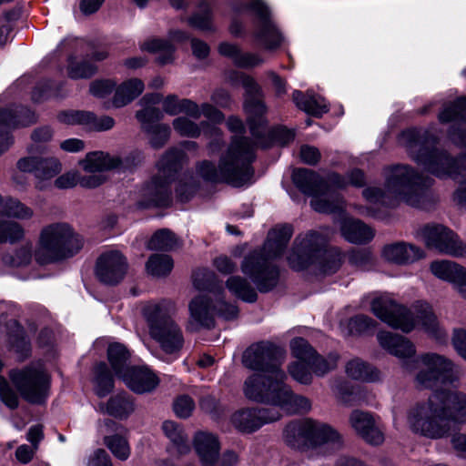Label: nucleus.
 <instances>
[{"instance_id":"obj_1","label":"nucleus","mask_w":466,"mask_h":466,"mask_svg":"<svg viewBox=\"0 0 466 466\" xmlns=\"http://www.w3.org/2000/svg\"><path fill=\"white\" fill-rule=\"evenodd\" d=\"M407 425L413 433L428 439L448 437L452 426L466 425V393L457 390L431 393L410 406Z\"/></svg>"},{"instance_id":"obj_2","label":"nucleus","mask_w":466,"mask_h":466,"mask_svg":"<svg viewBox=\"0 0 466 466\" xmlns=\"http://www.w3.org/2000/svg\"><path fill=\"white\" fill-rule=\"evenodd\" d=\"M449 136L452 143L466 147V129L451 130ZM438 141L431 129L410 128L400 136V142L413 161L439 178H453L458 187L466 180V156L454 158L447 151L436 149Z\"/></svg>"},{"instance_id":"obj_3","label":"nucleus","mask_w":466,"mask_h":466,"mask_svg":"<svg viewBox=\"0 0 466 466\" xmlns=\"http://www.w3.org/2000/svg\"><path fill=\"white\" fill-rule=\"evenodd\" d=\"M385 189L369 187L363 197L370 204L391 206L403 201L414 208H423L429 198L432 178L418 173L407 165H397L385 170Z\"/></svg>"},{"instance_id":"obj_4","label":"nucleus","mask_w":466,"mask_h":466,"mask_svg":"<svg viewBox=\"0 0 466 466\" xmlns=\"http://www.w3.org/2000/svg\"><path fill=\"white\" fill-rule=\"evenodd\" d=\"M370 309L377 318L393 329L409 333L420 328L439 342H445L448 339L446 330L427 301L418 300L408 309L398 304L389 295H380L371 300Z\"/></svg>"},{"instance_id":"obj_5","label":"nucleus","mask_w":466,"mask_h":466,"mask_svg":"<svg viewBox=\"0 0 466 466\" xmlns=\"http://www.w3.org/2000/svg\"><path fill=\"white\" fill-rule=\"evenodd\" d=\"M255 147L246 137H235L220 158L218 166L204 160L197 166V174L205 181L225 182L242 187L251 182L254 170Z\"/></svg>"},{"instance_id":"obj_6","label":"nucleus","mask_w":466,"mask_h":466,"mask_svg":"<svg viewBox=\"0 0 466 466\" xmlns=\"http://www.w3.org/2000/svg\"><path fill=\"white\" fill-rule=\"evenodd\" d=\"M291 236L290 226L276 227L268 232L261 249L245 256L241 263V271L251 279L260 292H268L277 286L279 270L273 264V260L282 254Z\"/></svg>"},{"instance_id":"obj_7","label":"nucleus","mask_w":466,"mask_h":466,"mask_svg":"<svg viewBox=\"0 0 466 466\" xmlns=\"http://www.w3.org/2000/svg\"><path fill=\"white\" fill-rule=\"evenodd\" d=\"M331 230L320 228L299 235L287 257L291 268L299 271L314 266L323 274H333L341 266L342 255L336 248H328Z\"/></svg>"},{"instance_id":"obj_8","label":"nucleus","mask_w":466,"mask_h":466,"mask_svg":"<svg viewBox=\"0 0 466 466\" xmlns=\"http://www.w3.org/2000/svg\"><path fill=\"white\" fill-rule=\"evenodd\" d=\"M285 379L267 381L258 375L249 376L243 385L244 395L250 400L271 404L287 413H302L311 409L310 400L296 395L284 382Z\"/></svg>"},{"instance_id":"obj_9","label":"nucleus","mask_w":466,"mask_h":466,"mask_svg":"<svg viewBox=\"0 0 466 466\" xmlns=\"http://www.w3.org/2000/svg\"><path fill=\"white\" fill-rule=\"evenodd\" d=\"M82 247V238L70 225L52 223L41 229L35 258L42 265L54 263L73 257Z\"/></svg>"},{"instance_id":"obj_10","label":"nucleus","mask_w":466,"mask_h":466,"mask_svg":"<svg viewBox=\"0 0 466 466\" xmlns=\"http://www.w3.org/2000/svg\"><path fill=\"white\" fill-rule=\"evenodd\" d=\"M176 312V304L171 300L148 303L144 308L151 337L169 354L180 350L184 342L181 329L173 320Z\"/></svg>"},{"instance_id":"obj_11","label":"nucleus","mask_w":466,"mask_h":466,"mask_svg":"<svg viewBox=\"0 0 466 466\" xmlns=\"http://www.w3.org/2000/svg\"><path fill=\"white\" fill-rule=\"evenodd\" d=\"M413 382L420 390H431L439 384H453L461 379L454 362L435 352L419 355L413 360Z\"/></svg>"},{"instance_id":"obj_12","label":"nucleus","mask_w":466,"mask_h":466,"mask_svg":"<svg viewBox=\"0 0 466 466\" xmlns=\"http://www.w3.org/2000/svg\"><path fill=\"white\" fill-rule=\"evenodd\" d=\"M292 181L300 191L312 197L310 205L315 211L336 213L344 209V200L333 191L329 177L323 180L312 170L298 168L292 173Z\"/></svg>"},{"instance_id":"obj_13","label":"nucleus","mask_w":466,"mask_h":466,"mask_svg":"<svg viewBox=\"0 0 466 466\" xmlns=\"http://www.w3.org/2000/svg\"><path fill=\"white\" fill-rule=\"evenodd\" d=\"M283 359L284 352L280 348L268 341H260L247 349L243 363L258 371L251 376L258 375L266 381H274L286 379L285 372L280 369Z\"/></svg>"},{"instance_id":"obj_14","label":"nucleus","mask_w":466,"mask_h":466,"mask_svg":"<svg viewBox=\"0 0 466 466\" xmlns=\"http://www.w3.org/2000/svg\"><path fill=\"white\" fill-rule=\"evenodd\" d=\"M285 442L292 448L305 445L331 444L333 449L340 446L339 436L330 426L310 419L293 421L284 431Z\"/></svg>"},{"instance_id":"obj_15","label":"nucleus","mask_w":466,"mask_h":466,"mask_svg":"<svg viewBox=\"0 0 466 466\" xmlns=\"http://www.w3.org/2000/svg\"><path fill=\"white\" fill-rule=\"evenodd\" d=\"M231 85H242L246 90L244 110L248 115V123L251 134L255 137H260L266 131L267 121L264 117L267 107L262 101V90L255 79L244 73L231 71L227 76Z\"/></svg>"},{"instance_id":"obj_16","label":"nucleus","mask_w":466,"mask_h":466,"mask_svg":"<svg viewBox=\"0 0 466 466\" xmlns=\"http://www.w3.org/2000/svg\"><path fill=\"white\" fill-rule=\"evenodd\" d=\"M10 380L24 400L43 403L49 395L50 376L42 363H34L21 370H13Z\"/></svg>"},{"instance_id":"obj_17","label":"nucleus","mask_w":466,"mask_h":466,"mask_svg":"<svg viewBox=\"0 0 466 466\" xmlns=\"http://www.w3.org/2000/svg\"><path fill=\"white\" fill-rule=\"evenodd\" d=\"M238 12L254 16L253 36L265 50H275L281 45L282 35L271 20L268 6L261 0H249L242 4Z\"/></svg>"},{"instance_id":"obj_18","label":"nucleus","mask_w":466,"mask_h":466,"mask_svg":"<svg viewBox=\"0 0 466 466\" xmlns=\"http://www.w3.org/2000/svg\"><path fill=\"white\" fill-rule=\"evenodd\" d=\"M188 309L190 314L188 324L192 330L212 328L216 315L226 319H234L238 315V308L234 304H228L218 299L215 305L207 295H199L192 299Z\"/></svg>"},{"instance_id":"obj_19","label":"nucleus","mask_w":466,"mask_h":466,"mask_svg":"<svg viewBox=\"0 0 466 466\" xmlns=\"http://www.w3.org/2000/svg\"><path fill=\"white\" fill-rule=\"evenodd\" d=\"M185 159V153L178 148L169 150L165 154L158 163L159 172L165 177V179L154 178L145 189V195L147 200L143 207L164 206L167 203L169 198L168 181L171 173L176 172L178 167Z\"/></svg>"},{"instance_id":"obj_20","label":"nucleus","mask_w":466,"mask_h":466,"mask_svg":"<svg viewBox=\"0 0 466 466\" xmlns=\"http://www.w3.org/2000/svg\"><path fill=\"white\" fill-rule=\"evenodd\" d=\"M419 235L430 249L455 258L466 257V243L443 225H425L420 229Z\"/></svg>"},{"instance_id":"obj_21","label":"nucleus","mask_w":466,"mask_h":466,"mask_svg":"<svg viewBox=\"0 0 466 466\" xmlns=\"http://www.w3.org/2000/svg\"><path fill=\"white\" fill-rule=\"evenodd\" d=\"M35 115L24 106H12L0 109V157L13 145L9 131L26 127L35 122Z\"/></svg>"},{"instance_id":"obj_22","label":"nucleus","mask_w":466,"mask_h":466,"mask_svg":"<svg viewBox=\"0 0 466 466\" xmlns=\"http://www.w3.org/2000/svg\"><path fill=\"white\" fill-rule=\"evenodd\" d=\"M292 355L299 360H308L311 371L317 376H323L337 367L339 355L329 353L323 357L302 338H295L290 342Z\"/></svg>"},{"instance_id":"obj_23","label":"nucleus","mask_w":466,"mask_h":466,"mask_svg":"<svg viewBox=\"0 0 466 466\" xmlns=\"http://www.w3.org/2000/svg\"><path fill=\"white\" fill-rule=\"evenodd\" d=\"M16 167L22 172L33 173L39 189H44L46 181L53 178L62 169L60 161L55 157H25L17 161Z\"/></svg>"},{"instance_id":"obj_24","label":"nucleus","mask_w":466,"mask_h":466,"mask_svg":"<svg viewBox=\"0 0 466 466\" xmlns=\"http://www.w3.org/2000/svg\"><path fill=\"white\" fill-rule=\"evenodd\" d=\"M280 413L275 409H247L235 412L233 425L240 431L253 432L263 424L278 420Z\"/></svg>"},{"instance_id":"obj_25","label":"nucleus","mask_w":466,"mask_h":466,"mask_svg":"<svg viewBox=\"0 0 466 466\" xmlns=\"http://www.w3.org/2000/svg\"><path fill=\"white\" fill-rule=\"evenodd\" d=\"M127 271V261L118 251H110L100 256L96 262V274L105 284L115 285L123 279Z\"/></svg>"},{"instance_id":"obj_26","label":"nucleus","mask_w":466,"mask_h":466,"mask_svg":"<svg viewBox=\"0 0 466 466\" xmlns=\"http://www.w3.org/2000/svg\"><path fill=\"white\" fill-rule=\"evenodd\" d=\"M61 123L66 125H80L91 131H106L115 126V120L108 116H96L86 111H64L58 116Z\"/></svg>"},{"instance_id":"obj_27","label":"nucleus","mask_w":466,"mask_h":466,"mask_svg":"<svg viewBox=\"0 0 466 466\" xmlns=\"http://www.w3.org/2000/svg\"><path fill=\"white\" fill-rule=\"evenodd\" d=\"M381 257L390 263L405 266L423 258L425 252L414 244L399 241L385 245Z\"/></svg>"},{"instance_id":"obj_28","label":"nucleus","mask_w":466,"mask_h":466,"mask_svg":"<svg viewBox=\"0 0 466 466\" xmlns=\"http://www.w3.org/2000/svg\"><path fill=\"white\" fill-rule=\"evenodd\" d=\"M120 378L137 394L151 392L159 384L158 377L146 366L128 368Z\"/></svg>"},{"instance_id":"obj_29","label":"nucleus","mask_w":466,"mask_h":466,"mask_svg":"<svg viewBox=\"0 0 466 466\" xmlns=\"http://www.w3.org/2000/svg\"><path fill=\"white\" fill-rule=\"evenodd\" d=\"M193 447L202 466H217L221 447L215 434L198 431L193 438Z\"/></svg>"},{"instance_id":"obj_30","label":"nucleus","mask_w":466,"mask_h":466,"mask_svg":"<svg viewBox=\"0 0 466 466\" xmlns=\"http://www.w3.org/2000/svg\"><path fill=\"white\" fill-rule=\"evenodd\" d=\"M350 422L355 431L367 442L372 445L383 442V433L370 414L354 410L350 414Z\"/></svg>"},{"instance_id":"obj_31","label":"nucleus","mask_w":466,"mask_h":466,"mask_svg":"<svg viewBox=\"0 0 466 466\" xmlns=\"http://www.w3.org/2000/svg\"><path fill=\"white\" fill-rule=\"evenodd\" d=\"M377 339L382 349L400 360L411 358L416 353L414 344L403 336L390 331H380Z\"/></svg>"},{"instance_id":"obj_32","label":"nucleus","mask_w":466,"mask_h":466,"mask_svg":"<svg viewBox=\"0 0 466 466\" xmlns=\"http://www.w3.org/2000/svg\"><path fill=\"white\" fill-rule=\"evenodd\" d=\"M221 56L230 58L233 63L242 68H251L264 63L265 59L258 53L243 52L238 46L221 43L218 46Z\"/></svg>"},{"instance_id":"obj_33","label":"nucleus","mask_w":466,"mask_h":466,"mask_svg":"<svg viewBox=\"0 0 466 466\" xmlns=\"http://www.w3.org/2000/svg\"><path fill=\"white\" fill-rule=\"evenodd\" d=\"M340 231L343 238L351 243L362 244L371 240L373 230L358 219L344 217L340 222Z\"/></svg>"},{"instance_id":"obj_34","label":"nucleus","mask_w":466,"mask_h":466,"mask_svg":"<svg viewBox=\"0 0 466 466\" xmlns=\"http://www.w3.org/2000/svg\"><path fill=\"white\" fill-rule=\"evenodd\" d=\"M162 431L170 441V452L178 455H184L189 452L190 445L187 435L179 423L173 420H166L162 424Z\"/></svg>"},{"instance_id":"obj_35","label":"nucleus","mask_w":466,"mask_h":466,"mask_svg":"<svg viewBox=\"0 0 466 466\" xmlns=\"http://www.w3.org/2000/svg\"><path fill=\"white\" fill-rule=\"evenodd\" d=\"M163 111L170 116L185 114L192 118L200 117L199 106L190 99H179L175 95H169L162 101Z\"/></svg>"},{"instance_id":"obj_36","label":"nucleus","mask_w":466,"mask_h":466,"mask_svg":"<svg viewBox=\"0 0 466 466\" xmlns=\"http://www.w3.org/2000/svg\"><path fill=\"white\" fill-rule=\"evenodd\" d=\"M121 161L117 157L110 156L101 151L91 152L81 161L84 170L89 173L100 172L116 168Z\"/></svg>"},{"instance_id":"obj_37","label":"nucleus","mask_w":466,"mask_h":466,"mask_svg":"<svg viewBox=\"0 0 466 466\" xmlns=\"http://www.w3.org/2000/svg\"><path fill=\"white\" fill-rule=\"evenodd\" d=\"M465 269L458 263L447 259H437L430 264V271L435 278L453 286L458 282Z\"/></svg>"},{"instance_id":"obj_38","label":"nucleus","mask_w":466,"mask_h":466,"mask_svg":"<svg viewBox=\"0 0 466 466\" xmlns=\"http://www.w3.org/2000/svg\"><path fill=\"white\" fill-rule=\"evenodd\" d=\"M293 101L299 108L315 116H321L329 109L322 96L309 92L304 95L300 91H294Z\"/></svg>"},{"instance_id":"obj_39","label":"nucleus","mask_w":466,"mask_h":466,"mask_svg":"<svg viewBox=\"0 0 466 466\" xmlns=\"http://www.w3.org/2000/svg\"><path fill=\"white\" fill-rule=\"evenodd\" d=\"M144 88L143 81L138 78H131L123 82L116 90L112 101L113 106L122 107L129 104L144 91Z\"/></svg>"},{"instance_id":"obj_40","label":"nucleus","mask_w":466,"mask_h":466,"mask_svg":"<svg viewBox=\"0 0 466 466\" xmlns=\"http://www.w3.org/2000/svg\"><path fill=\"white\" fill-rule=\"evenodd\" d=\"M188 24L190 26L204 32L215 30L211 0H202L199 2L198 9L188 18Z\"/></svg>"},{"instance_id":"obj_41","label":"nucleus","mask_w":466,"mask_h":466,"mask_svg":"<svg viewBox=\"0 0 466 466\" xmlns=\"http://www.w3.org/2000/svg\"><path fill=\"white\" fill-rule=\"evenodd\" d=\"M347 375L356 380L376 381L380 379V372L360 359H352L345 367Z\"/></svg>"},{"instance_id":"obj_42","label":"nucleus","mask_w":466,"mask_h":466,"mask_svg":"<svg viewBox=\"0 0 466 466\" xmlns=\"http://www.w3.org/2000/svg\"><path fill=\"white\" fill-rule=\"evenodd\" d=\"M134 410V400L127 393L116 394L110 398L106 404L107 413L120 420L127 419Z\"/></svg>"},{"instance_id":"obj_43","label":"nucleus","mask_w":466,"mask_h":466,"mask_svg":"<svg viewBox=\"0 0 466 466\" xmlns=\"http://www.w3.org/2000/svg\"><path fill=\"white\" fill-rule=\"evenodd\" d=\"M141 49L157 54V61L161 65L174 61L175 48L169 41L160 38H149L141 45Z\"/></svg>"},{"instance_id":"obj_44","label":"nucleus","mask_w":466,"mask_h":466,"mask_svg":"<svg viewBox=\"0 0 466 466\" xmlns=\"http://www.w3.org/2000/svg\"><path fill=\"white\" fill-rule=\"evenodd\" d=\"M226 287L235 297L246 301L254 302L258 295L253 287L240 276H231L226 281Z\"/></svg>"},{"instance_id":"obj_45","label":"nucleus","mask_w":466,"mask_h":466,"mask_svg":"<svg viewBox=\"0 0 466 466\" xmlns=\"http://www.w3.org/2000/svg\"><path fill=\"white\" fill-rule=\"evenodd\" d=\"M107 358L116 375L120 378L127 369H128L127 367V361L129 358V353L127 348L120 343L110 344L107 349Z\"/></svg>"},{"instance_id":"obj_46","label":"nucleus","mask_w":466,"mask_h":466,"mask_svg":"<svg viewBox=\"0 0 466 466\" xmlns=\"http://www.w3.org/2000/svg\"><path fill=\"white\" fill-rule=\"evenodd\" d=\"M94 389L99 397L107 395L114 387V380L106 363L101 362L95 369Z\"/></svg>"},{"instance_id":"obj_47","label":"nucleus","mask_w":466,"mask_h":466,"mask_svg":"<svg viewBox=\"0 0 466 466\" xmlns=\"http://www.w3.org/2000/svg\"><path fill=\"white\" fill-rule=\"evenodd\" d=\"M25 236V229L18 222L9 218H0V244H14Z\"/></svg>"},{"instance_id":"obj_48","label":"nucleus","mask_w":466,"mask_h":466,"mask_svg":"<svg viewBox=\"0 0 466 466\" xmlns=\"http://www.w3.org/2000/svg\"><path fill=\"white\" fill-rule=\"evenodd\" d=\"M174 267L173 259L166 254L152 255L146 265L147 272L154 277H165L168 275Z\"/></svg>"},{"instance_id":"obj_49","label":"nucleus","mask_w":466,"mask_h":466,"mask_svg":"<svg viewBox=\"0 0 466 466\" xmlns=\"http://www.w3.org/2000/svg\"><path fill=\"white\" fill-rule=\"evenodd\" d=\"M3 215L19 220H27L33 217L34 210L17 198H5Z\"/></svg>"},{"instance_id":"obj_50","label":"nucleus","mask_w":466,"mask_h":466,"mask_svg":"<svg viewBox=\"0 0 466 466\" xmlns=\"http://www.w3.org/2000/svg\"><path fill=\"white\" fill-rule=\"evenodd\" d=\"M104 443L118 460L127 461L129 458L130 446L126 437L119 434L106 436Z\"/></svg>"},{"instance_id":"obj_51","label":"nucleus","mask_w":466,"mask_h":466,"mask_svg":"<svg viewBox=\"0 0 466 466\" xmlns=\"http://www.w3.org/2000/svg\"><path fill=\"white\" fill-rule=\"evenodd\" d=\"M329 181L334 192H337L338 189L345 188L348 185L360 187L364 185V174L359 169H354L348 175L346 179L337 173H331L329 175Z\"/></svg>"},{"instance_id":"obj_52","label":"nucleus","mask_w":466,"mask_h":466,"mask_svg":"<svg viewBox=\"0 0 466 466\" xmlns=\"http://www.w3.org/2000/svg\"><path fill=\"white\" fill-rule=\"evenodd\" d=\"M177 244L175 235L168 229L157 231L147 243V248L152 250H170Z\"/></svg>"},{"instance_id":"obj_53","label":"nucleus","mask_w":466,"mask_h":466,"mask_svg":"<svg viewBox=\"0 0 466 466\" xmlns=\"http://www.w3.org/2000/svg\"><path fill=\"white\" fill-rule=\"evenodd\" d=\"M96 66L87 61H76L70 57L67 66V76L71 79L90 78L96 72Z\"/></svg>"},{"instance_id":"obj_54","label":"nucleus","mask_w":466,"mask_h":466,"mask_svg":"<svg viewBox=\"0 0 466 466\" xmlns=\"http://www.w3.org/2000/svg\"><path fill=\"white\" fill-rule=\"evenodd\" d=\"M466 113V96L457 99L453 104L446 106L439 114L441 123H448L457 120H464Z\"/></svg>"},{"instance_id":"obj_55","label":"nucleus","mask_w":466,"mask_h":466,"mask_svg":"<svg viewBox=\"0 0 466 466\" xmlns=\"http://www.w3.org/2000/svg\"><path fill=\"white\" fill-rule=\"evenodd\" d=\"M10 346L21 360L29 355L30 344L25 337L24 330L18 325H15V333L10 335Z\"/></svg>"},{"instance_id":"obj_56","label":"nucleus","mask_w":466,"mask_h":466,"mask_svg":"<svg viewBox=\"0 0 466 466\" xmlns=\"http://www.w3.org/2000/svg\"><path fill=\"white\" fill-rule=\"evenodd\" d=\"M190 116H177L173 120V128L182 137H197L200 135V127L194 121L189 119Z\"/></svg>"},{"instance_id":"obj_57","label":"nucleus","mask_w":466,"mask_h":466,"mask_svg":"<svg viewBox=\"0 0 466 466\" xmlns=\"http://www.w3.org/2000/svg\"><path fill=\"white\" fill-rule=\"evenodd\" d=\"M289 372L290 376L299 383L309 384L311 382L312 371L308 360L297 359V361L289 366Z\"/></svg>"},{"instance_id":"obj_58","label":"nucleus","mask_w":466,"mask_h":466,"mask_svg":"<svg viewBox=\"0 0 466 466\" xmlns=\"http://www.w3.org/2000/svg\"><path fill=\"white\" fill-rule=\"evenodd\" d=\"M198 187V183L191 174H185L179 179L176 188L177 197L181 201H187L192 198Z\"/></svg>"},{"instance_id":"obj_59","label":"nucleus","mask_w":466,"mask_h":466,"mask_svg":"<svg viewBox=\"0 0 466 466\" xmlns=\"http://www.w3.org/2000/svg\"><path fill=\"white\" fill-rule=\"evenodd\" d=\"M146 131L150 136V143L153 147H161L170 137V127L166 124H156Z\"/></svg>"},{"instance_id":"obj_60","label":"nucleus","mask_w":466,"mask_h":466,"mask_svg":"<svg viewBox=\"0 0 466 466\" xmlns=\"http://www.w3.org/2000/svg\"><path fill=\"white\" fill-rule=\"evenodd\" d=\"M136 116L146 130L163 118V112L155 106H143V109L137 112Z\"/></svg>"},{"instance_id":"obj_61","label":"nucleus","mask_w":466,"mask_h":466,"mask_svg":"<svg viewBox=\"0 0 466 466\" xmlns=\"http://www.w3.org/2000/svg\"><path fill=\"white\" fill-rule=\"evenodd\" d=\"M376 322L365 315H358L349 321V328L351 333H367L375 329Z\"/></svg>"},{"instance_id":"obj_62","label":"nucleus","mask_w":466,"mask_h":466,"mask_svg":"<svg viewBox=\"0 0 466 466\" xmlns=\"http://www.w3.org/2000/svg\"><path fill=\"white\" fill-rule=\"evenodd\" d=\"M0 400L10 409H15L19 402L18 396L3 377H0Z\"/></svg>"},{"instance_id":"obj_63","label":"nucleus","mask_w":466,"mask_h":466,"mask_svg":"<svg viewBox=\"0 0 466 466\" xmlns=\"http://www.w3.org/2000/svg\"><path fill=\"white\" fill-rule=\"evenodd\" d=\"M194 408V400L187 395L178 397L173 404V409L176 415L183 419L189 417Z\"/></svg>"},{"instance_id":"obj_64","label":"nucleus","mask_w":466,"mask_h":466,"mask_svg":"<svg viewBox=\"0 0 466 466\" xmlns=\"http://www.w3.org/2000/svg\"><path fill=\"white\" fill-rule=\"evenodd\" d=\"M350 261L362 270H368L373 265L372 256L367 250L353 251L350 256Z\"/></svg>"}]
</instances>
